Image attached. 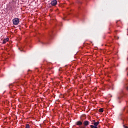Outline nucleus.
<instances>
[{
  "instance_id": "obj_1",
  "label": "nucleus",
  "mask_w": 128,
  "mask_h": 128,
  "mask_svg": "<svg viewBox=\"0 0 128 128\" xmlns=\"http://www.w3.org/2000/svg\"><path fill=\"white\" fill-rule=\"evenodd\" d=\"M12 22L14 26H18L20 22V20L18 18H15L12 20Z\"/></svg>"
},
{
  "instance_id": "obj_2",
  "label": "nucleus",
  "mask_w": 128,
  "mask_h": 128,
  "mask_svg": "<svg viewBox=\"0 0 128 128\" xmlns=\"http://www.w3.org/2000/svg\"><path fill=\"white\" fill-rule=\"evenodd\" d=\"M51 4L53 6H56V4H58V1H56V0H52L51 2Z\"/></svg>"
},
{
  "instance_id": "obj_3",
  "label": "nucleus",
  "mask_w": 128,
  "mask_h": 128,
  "mask_svg": "<svg viewBox=\"0 0 128 128\" xmlns=\"http://www.w3.org/2000/svg\"><path fill=\"white\" fill-rule=\"evenodd\" d=\"M122 96H119L117 98V100L119 104H120V102H122Z\"/></svg>"
},
{
  "instance_id": "obj_4",
  "label": "nucleus",
  "mask_w": 128,
  "mask_h": 128,
  "mask_svg": "<svg viewBox=\"0 0 128 128\" xmlns=\"http://www.w3.org/2000/svg\"><path fill=\"white\" fill-rule=\"evenodd\" d=\"M124 120L126 122V120H123V122H122V124H123V128H128V126H126V124H124Z\"/></svg>"
},
{
  "instance_id": "obj_5",
  "label": "nucleus",
  "mask_w": 128,
  "mask_h": 128,
  "mask_svg": "<svg viewBox=\"0 0 128 128\" xmlns=\"http://www.w3.org/2000/svg\"><path fill=\"white\" fill-rule=\"evenodd\" d=\"M76 124L77 126H82V122L81 121H78L76 122Z\"/></svg>"
},
{
  "instance_id": "obj_6",
  "label": "nucleus",
  "mask_w": 128,
  "mask_h": 128,
  "mask_svg": "<svg viewBox=\"0 0 128 128\" xmlns=\"http://www.w3.org/2000/svg\"><path fill=\"white\" fill-rule=\"evenodd\" d=\"M84 126H88L89 122L88 120H86L84 122Z\"/></svg>"
},
{
  "instance_id": "obj_7",
  "label": "nucleus",
  "mask_w": 128,
  "mask_h": 128,
  "mask_svg": "<svg viewBox=\"0 0 128 128\" xmlns=\"http://www.w3.org/2000/svg\"><path fill=\"white\" fill-rule=\"evenodd\" d=\"M98 124H100V122H95L94 124V126H98Z\"/></svg>"
},
{
  "instance_id": "obj_8",
  "label": "nucleus",
  "mask_w": 128,
  "mask_h": 128,
  "mask_svg": "<svg viewBox=\"0 0 128 128\" xmlns=\"http://www.w3.org/2000/svg\"><path fill=\"white\" fill-rule=\"evenodd\" d=\"M99 112H104V108H101L99 109Z\"/></svg>"
},
{
  "instance_id": "obj_9",
  "label": "nucleus",
  "mask_w": 128,
  "mask_h": 128,
  "mask_svg": "<svg viewBox=\"0 0 128 128\" xmlns=\"http://www.w3.org/2000/svg\"><path fill=\"white\" fill-rule=\"evenodd\" d=\"M90 127L92 128H98V126H94V125H90Z\"/></svg>"
},
{
  "instance_id": "obj_10",
  "label": "nucleus",
  "mask_w": 128,
  "mask_h": 128,
  "mask_svg": "<svg viewBox=\"0 0 128 128\" xmlns=\"http://www.w3.org/2000/svg\"><path fill=\"white\" fill-rule=\"evenodd\" d=\"M30 124H26V128H30Z\"/></svg>"
},
{
  "instance_id": "obj_11",
  "label": "nucleus",
  "mask_w": 128,
  "mask_h": 128,
  "mask_svg": "<svg viewBox=\"0 0 128 128\" xmlns=\"http://www.w3.org/2000/svg\"><path fill=\"white\" fill-rule=\"evenodd\" d=\"M3 44H6V39H4L2 41Z\"/></svg>"
},
{
  "instance_id": "obj_12",
  "label": "nucleus",
  "mask_w": 128,
  "mask_h": 128,
  "mask_svg": "<svg viewBox=\"0 0 128 128\" xmlns=\"http://www.w3.org/2000/svg\"><path fill=\"white\" fill-rule=\"evenodd\" d=\"M6 40V42H8V40H10L8 38H4Z\"/></svg>"
},
{
  "instance_id": "obj_13",
  "label": "nucleus",
  "mask_w": 128,
  "mask_h": 128,
  "mask_svg": "<svg viewBox=\"0 0 128 128\" xmlns=\"http://www.w3.org/2000/svg\"><path fill=\"white\" fill-rule=\"evenodd\" d=\"M126 90L128 91V86L126 88Z\"/></svg>"
},
{
  "instance_id": "obj_14",
  "label": "nucleus",
  "mask_w": 128,
  "mask_h": 128,
  "mask_svg": "<svg viewBox=\"0 0 128 128\" xmlns=\"http://www.w3.org/2000/svg\"><path fill=\"white\" fill-rule=\"evenodd\" d=\"M20 52H22V49L20 50Z\"/></svg>"
},
{
  "instance_id": "obj_15",
  "label": "nucleus",
  "mask_w": 128,
  "mask_h": 128,
  "mask_svg": "<svg viewBox=\"0 0 128 128\" xmlns=\"http://www.w3.org/2000/svg\"><path fill=\"white\" fill-rule=\"evenodd\" d=\"M121 94H122V92H121Z\"/></svg>"
},
{
  "instance_id": "obj_16",
  "label": "nucleus",
  "mask_w": 128,
  "mask_h": 128,
  "mask_svg": "<svg viewBox=\"0 0 128 128\" xmlns=\"http://www.w3.org/2000/svg\"><path fill=\"white\" fill-rule=\"evenodd\" d=\"M19 50H20V48H19Z\"/></svg>"
},
{
  "instance_id": "obj_17",
  "label": "nucleus",
  "mask_w": 128,
  "mask_h": 128,
  "mask_svg": "<svg viewBox=\"0 0 128 128\" xmlns=\"http://www.w3.org/2000/svg\"><path fill=\"white\" fill-rule=\"evenodd\" d=\"M94 122H95L96 121H95V120H94Z\"/></svg>"
}]
</instances>
